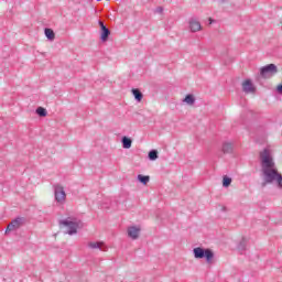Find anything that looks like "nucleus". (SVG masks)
<instances>
[{
  "label": "nucleus",
  "instance_id": "1",
  "mask_svg": "<svg viewBox=\"0 0 282 282\" xmlns=\"http://www.w3.org/2000/svg\"><path fill=\"white\" fill-rule=\"evenodd\" d=\"M260 160L264 182L267 184L275 182L278 187L282 188V175L279 173V170H276L270 149H264L260 152Z\"/></svg>",
  "mask_w": 282,
  "mask_h": 282
},
{
  "label": "nucleus",
  "instance_id": "2",
  "mask_svg": "<svg viewBox=\"0 0 282 282\" xmlns=\"http://www.w3.org/2000/svg\"><path fill=\"white\" fill-rule=\"evenodd\" d=\"M59 226L65 228L66 235H76L78 232V228L80 226V221L76 218H66L64 220H59Z\"/></svg>",
  "mask_w": 282,
  "mask_h": 282
},
{
  "label": "nucleus",
  "instance_id": "3",
  "mask_svg": "<svg viewBox=\"0 0 282 282\" xmlns=\"http://www.w3.org/2000/svg\"><path fill=\"white\" fill-rule=\"evenodd\" d=\"M193 254L195 259H206L207 263H213V259H215V253L210 249H204L202 247H197L193 249Z\"/></svg>",
  "mask_w": 282,
  "mask_h": 282
},
{
  "label": "nucleus",
  "instance_id": "4",
  "mask_svg": "<svg viewBox=\"0 0 282 282\" xmlns=\"http://www.w3.org/2000/svg\"><path fill=\"white\" fill-rule=\"evenodd\" d=\"M279 68L274 64H268L267 66H263L260 68V76L261 78H272V76H275L278 74Z\"/></svg>",
  "mask_w": 282,
  "mask_h": 282
},
{
  "label": "nucleus",
  "instance_id": "5",
  "mask_svg": "<svg viewBox=\"0 0 282 282\" xmlns=\"http://www.w3.org/2000/svg\"><path fill=\"white\" fill-rule=\"evenodd\" d=\"M54 195L57 204H65V199H67V194H65V189L61 185L54 186Z\"/></svg>",
  "mask_w": 282,
  "mask_h": 282
},
{
  "label": "nucleus",
  "instance_id": "6",
  "mask_svg": "<svg viewBox=\"0 0 282 282\" xmlns=\"http://www.w3.org/2000/svg\"><path fill=\"white\" fill-rule=\"evenodd\" d=\"M25 218L18 217L13 219L7 227L6 234L19 230V228L24 224Z\"/></svg>",
  "mask_w": 282,
  "mask_h": 282
},
{
  "label": "nucleus",
  "instance_id": "7",
  "mask_svg": "<svg viewBox=\"0 0 282 282\" xmlns=\"http://www.w3.org/2000/svg\"><path fill=\"white\" fill-rule=\"evenodd\" d=\"M98 24L100 28V39L105 43L109 39L111 31L105 25L104 21H99Z\"/></svg>",
  "mask_w": 282,
  "mask_h": 282
},
{
  "label": "nucleus",
  "instance_id": "8",
  "mask_svg": "<svg viewBox=\"0 0 282 282\" xmlns=\"http://www.w3.org/2000/svg\"><path fill=\"white\" fill-rule=\"evenodd\" d=\"M242 90L245 91V94H254L256 88H254V84H252V80L246 79L242 83Z\"/></svg>",
  "mask_w": 282,
  "mask_h": 282
},
{
  "label": "nucleus",
  "instance_id": "9",
  "mask_svg": "<svg viewBox=\"0 0 282 282\" xmlns=\"http://www.w3.org/2000/svg\"><path fill=\"white\" fill-rule=\"evenodd\" d=\"M88 248H90L91 250H101V252H107V247L105 246V242H100V241L88 242Z\"/></svg>",
  "mask_w": 282,
  "mask_h": 282
},
{
  "label": "nucleus",
  "instance_id": "10",
  "mask_svg": "<svg viewBox=\"0 0 282 282\" xmlns=\"http://www.w3.org/2000/svg\"><path fill=\"white\" fill-rule=\"evenodd\" d=\"M188 23L191 32H199L202 30V23L197 19L192 18Z\"/></svg>",
  "mask_w": 282,
  "mask_h": 282
},
{
  "label": "nucleus",
  "instance_id": "11",
  "mask_svg": "<svg viewBox=\"0 0 282 282\" xmlns=\"http://www.w3.org/2000/svg\"><path fill=\"white\" fill-rule=\"evenodd\" d=\"M128 237H130V239H133V240L138 239V237H140V227H135V226L129 227Z\"/></svg>",
  "mask_w": 282,
  "mask_h": 282
},
{
  "label": "nucleus",
  "instance_id": "12",
  "mask_svg": "<svg viewBox=\"0 0 282 282\" xmlns=\"http://www.w3.org/2000/svg\"><path fill=\"white\" fill-rule=\"evenodd\" d=\"M235 145L231 142H225L223 144V153H232Z\"/></svg>",
  "mask_w": 282,
  "mask_h": 282
},
{
  "label": "nucleus",
  "instance_id": "13",
  "mask_svg": "<svg viewBox=\"0 0 282 282\" xmlns=\"http://www.w3.org/2000/svg\"><path fill=\"white\" fill-rule=\"evenodd\" d=\"M44 34H45L46 39H48V41H54V39H56V34L54 33V30H52V29H45Z\"/></svg>",
  "mask_w": 282,
  "mask_h": 282
},
{
  "label": "nucleus",
  "instance_id": "14",
  "mask_svg": "<svg viewBox=\"0 0 282 282\" xmlns=\"http://www.w3.org/2000/svg\"><path fill=\"white\" fill-rule=\"evenodd\" d=\"M132 95L134 96V98L138 102H142L143 95H142V91H140V89L133 88Z\"/></svg>",
  "mask_w": 282,
  "mask_h": 282
},
{
  "label": "nucleus",
  "instance_id": "15",
  "mask_svg": "<svg viewBox=\"0 0 282 282\" xmlns=\"http://www.w3.org/2000/svg\"><path fill=\"white\" fill-rule=\"evenodd\" d=\"M121 142H122L123 149H131V144L133 143V141H131V139L128 137H123L121 139Z\"/></svg>",
  "mask_w": 282,
  "mask_h": 282
},
{
  "label": "nucleus",
  "instance_id": "16",
  "mask_svg": "<svg viewBox=\"0 0 282 282\" xmlns=\"http://www.w3.org/2000/svg\"><path fill=\"white\" fill-rule=\"evenodd\" d=\"M183 102H186V105H189V106L195 105V96L186 95V97L183 99Z\"/></svg>",
  "mask_w": 282,
  "mask_h": 282
},
{
  "label": "nucleus",
  "instance_id": "17",
  "mask_svg": "<svg viewBox=\"0 0 282 282\" xmlns=\"http://www.w3.org/2000/svg\"><path fill=\"white\" fill-rule=\"evenodd\" d=\"M149 160H151L152 162H155V160H158V150H151L148 154Z\"/></svg>",
  "mask_w": 282,
  "mask_h": 282
},
{
  "label": "nucleus",
  "instance_id": "18",
  "mask_svg": "<svg viewBox=\"0 0 282 282\" xmlns=\"http://www.w3.org/2000/svg\"><path fill=\"white\" fill-rule=\"evenodd\" d=\"M138 180H139V182H141V184L147 185V184H149V181L151 180V177L139 174Z\"/></svg>",
  "mask_w": 282,
  "mask_h": 282
},
{
  "label": "nucleus",
  "instance_id": "19",
  "mask_svg": "<svg viewBox=\"0 0 282 282\" xmlns=\"http://www.w3.org/2000/svg\"><path fill=\"white\" fill-rule=\"evenodd\" d=\"M230 184H232V178H230L228 176H224V178H223V186L225 188H228V186H230Z\"/></svg>",
  "mask_w": 282,
  "mask_h": 282
},
{
  "label": "nucleus",
  "instance_id": "20",
  "mask_svg": "<svg viewBox=\"0 0 282 282\" xmlns=\"http://www.w3.org/2000/svg\"><path fill=\"white\" fill-rule=\"evenodd\" d=\"M36 113H37V116H41V118H45V116H47V110H45V108H43V107H39L36 109Z\"/></svg>",
  "mask_w": 282,
  "mask_h": 282
},
{
  "label": "nucleus",
  "instance_id": "21",
  "mask_svg": "<svg viewBox=\"0 0 282 282\" xmlns=\"http://www.w3.org/2000/svg\"><path fill=\"white\" fill-rule=\"evenodd\" d=\"M154 14H164V8H163V7H158V8L154 10Z\"/></svg>",
  "mask_w": 282,
  "mask_h": 282
},
{
  "label": "nucleus",
  "instance_id": "22",
  "mask_svg": "<svg viewBox=\"0 0 282 282\" xmlns=\"http://www.w3.org/2000/svg\"><path fill=\"white\" fill-rule=\"evenodd\" d=\"M238 248H239V250H246V243H243V241L240 242Z\"/></svg>",
  "mask_w": 282,
  "mask_h": 282
},
{
  "label": "nucleus",
  "instance_id": "23",
  "mask_svg": "<svg viewBox=\"0 0 282 282\" xmlns=\"http://www.w3.org/2000/svg\"><path fill=\"white\" fill-rule=\"evenodd\" d=\"M276 91H278V94L282 95V84L278 85Z\"/></svg>",
  "mask_w": 282,
  "mask_h": 282
},
{
  "label": "nucleus",
  "instance_id": "24",
  "mask_svg": "<svg viewBox=\"0 0 282 282\" xmlns=\"http://www.w3.org/2000/svg\"><path fill=\"white\" fill-rule=\"evenodd\" d=\"M210 23H213V19H209Z\"/></svg>",
  "mask_w": 282,
  "mask_h": 282
},
{
  "label": "nucleus",
  "instance_id": "25",
  "mask_svg": "<svg viewBox=\"0 0 282 282\" xmlns=\"http://www.w3.org/2000/svg\"><path fill=\"white\" fill-rule=\"evenodd\" d=\"M223 3L226 1V0H220Z\"/></svg>",
  "mask_w": 282,
  "mask_h": 282
}]
</instances>
